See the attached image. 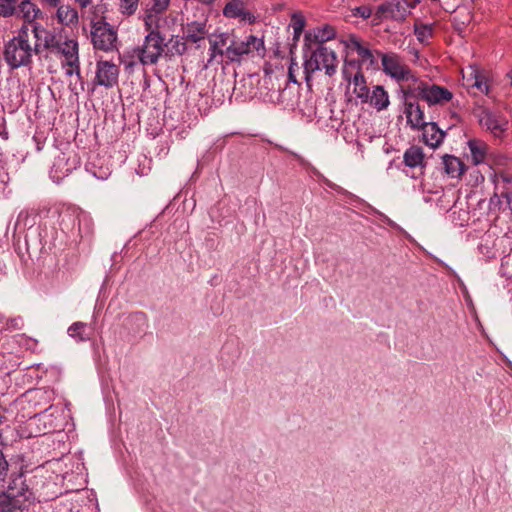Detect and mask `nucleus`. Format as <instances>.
Instances as JSON below:
<instances>
[{
  "label": "nucleus",
  "mask_w": 512,
  "mask_h": 512,
  "mask_svg": "<svg viewBox=\"0 0 512 512\" xmlns=\"http://www.w3.org/2000/svg\"><path fill=\"white\" fill-rule=\"evenodd\" d=\"M32 32L37 41L41 42L44 58L60 57L62 67L75 66L79 58V45L76 38L68 37L62 32L46 30L38 24L32 25Z\"/></svg>",
  "instance_id": "obj_1"
},
{
  "label": "nucleus",
  "mask_w": 512,
  "mask_h": 512,
  "mask_svg": "<svg viewBox=\"0 0 512 512\" xmlns=\"http://www.w3.org/2000/svg\"><path fill=\"white\" fill-rule=\"evenodd\" d=\"M147 34L144 37L143 43L134 47L131 51L129 58L131 60H124L123 63L126 69L132 68L137 63L142 65H154L160 57L164 54V49L167 44L165 39L158 30V25L154 24L149 28L145 26Z\"/></svg>",
  "instance_id": "obj_2"
},
{
  "label": "nucleus",
  "mask_w": 512,
  "mask_h": 512,
  "mask_svg": "<svg viewBox=\"0 0 512 512\" xmlns=\"http://www.w3.org/2000/svg\"><path fill=\"white\" fill-rule=\"evenodd\" d=\"M3 54L11 69L26 67L32 63L33 54H42L41 42L37 41L32 47L29 43L28 28L23 26L18 35L6 43Z\"/></svg>",
  "instance_id": "obj_3"
},
{
  "label": "nucleus",
  "mask_w": 512,
  "mask_h": 512,
  "mask_svg": "<svg viewBox=\"0 0 512 512\" xmlns=\"http://www.w3.org/2000/svg\"><path fill=\"white\" fill-rule=\"evenodd\" d=\"M304 57V74L307 82L311 80V75L316 71L324 70L329 77L337 72L339 64L337 54L327 46L305 49Z\"/></svg>",
  "instance_id": "obj_4"
},
{
  "label": "nucleus",
  "mask_w": 512,
  "mask_h": 512,
  "mask_svg": "<svg viewBox=\"0 0 512 512\" xmlns=\"http://www.w3.org/2000/svg\"><path fill=\"white\" fill-rule=\"evenodd\" d=\"M376 54L381 59L382 70L386 75L398 82H416L415 75L406 64L403 57L395 52L383 53L376 51Z\"/></svg>",
  "instance_id": "obj_5"
},
{
  "label": "nucleus",
  "mask_w": 512,
  "mask_h": 512,
  "mask_svg": "<svg viewBox=\"0 0 512 512\" xmlns=\"http://www.w3.org/2000/svg\"><path fill=\"white\" fill-rule=\"evenodd\" d=\"M230 49L227 52V63L240 62L244 56L253 54L254 52H264V41L254 35H248L244 38H236L231 34Z\"/></svg>",
  "instance_id": "obj_6"
},
{
  "label": "nucleus",
  "mask_w": 512,
  "mask_h": 512,
  "mask_svg": "<svg viewBox=\"0 0 512 512\" xmlns=\"http://www.w3.org/2000/svg\"><path fill=\"white\" fill-rule=\"evenodd\" d=\"M343 44L347 51L355 52L359 60L346 62V65L361 69V65H364L366 69L376 70L378 69V59L376 51H372L368 46H366L358 37L355 35H350L346 40L343 41Z\"/></svg>",
  "instance_id": "obj_7"
},
{
  "label": "nucleus",
  "mask_w": 512,
  "mask_h": 512,
  "mask_svg": "<svg viewBox=\"0 0 512 512\" xmlns=\"http://www.w3.org/2000/svg\"><path fill=\"white\" fill-rule=\"evenodd\" d=\"M409 94L417 99L426 101L429 105L443 104L449 102L453 94L446 88L426 82H414L413 86H409Z\"/></svg>",
  "instance_id": "obj_8"
},
{
  "label": "nucleus",
  "mask_w": 512,
  "mask_h": 512,
  "mask_svg": "<svg viewBox=\"0 0 512 512\" xmlns=\"http://www.w3.org/2000/svg\"><path fill=\"white\" fill-rule=\"evenodd\" d=\"M91 38L94 48L105 52L116 49L117 33L114 28L102 19L92 20Z\"/></svg>",
  "instance_id": "obj_9"
},
{
  "label": "nucleus",
  "mask_w": 512,
  "mask_h": 512,
  "mask_svg": "<svg viewBox=\"0 0 512 512\" xmlns=\"http://www.w3.org/2000/svg\"><path fill=\"white\" fill-rule=\"evenodd\" d=\"M209 41V58L206 67L214 62L220 64L227 60V50L230 49L231 33L215 32L208 36Z\"/></svg>",
  "instance_id": "obj_10"
},
{
  "label": "nucleus",
  "mask_w": 512,
  "mask_h": 512,
  "mask_svg": "<svg viewBox=\"0 0 512 512\" xmlns=\"http://www.w3.org/2000/svg\"><path fill=\"white\" fill-rule=\"evenodd\" d=\"M408 14V0H392L380 4L375 11L374 18L377 23L384 19L402 22Z\"/></svg>",
  "instance_id": "obj_11"
},
{
  "label": "nucleus",
  "mask_w": 512,
  "mask_h": 512,
  "mask_svg": "<svg viewBox=\"0 0 512 512\" xmlns=\"http://www.w3.org/2000/svg\"><path fill=\"white\" fill-rule=\"evenodd\" d=\"M119 72V67L113 62L100 60L96 64L93 85L112 88L118 84Z\"/></svg>",
  "instance_id": "obj_12"
},
{
  "label": "nucleus",
  "mask_w": 512,
  "mask_h": 512,
  "mask_svg": "<svg viewBox=\"0 0 512 512\" xmlns=\"http://www.w3.org/2000/svg\"><path fill=\"white\" fill-rule=\"evenodd\" d=\"M479 124L483 129L490 131L495 137H501L507 130V119L496 112L483 109L478 114Z\"/></svg>",
  "instance_id": "obj_13"
},
{
  "label": "nucleus",
  "mask_w": 512,
  "mask_h": 512,
  "mask_svg": "<svg viewBox=\"0 0 512 512\" xmlns=\"http://www.w3.org/2000/svg\"><path fill=\"white\" fill-rule=\"evenodd\" d=\"M335 36V29L330 25H324L322 27L309 30L304 35V49L325 46V43L334 39Z\"/></svg>",
  "instance_id": "obj_14"
},
{
  "label": "nucleus",
  "mask_w": 512,
  "mask_h": 512,
  "mask_svg": "<svg viewBox=\"0 0 512 512\" xmlns=\"http://www.w3.org/2000/svg\"><path fill=\"white\" fill-rule=\"evenodd\" d=\"M404 94L406 97L405 114L407 118V123L411 126L412 129L419 130L426 124L424 112L420 107L419 103L414 100L416 99L415 96H411L409 94V88L404 91Z\"/></svg>",
  "instance_id": "obj_15"
},
{
  "label": "nucleus",
  "mask_w": 512,
  "mask_h": 512,
  "mask_svg": "<svg viewBox=\"0 0 512 512\" xmlns=\"http://www.w3.org/2000/svg\"><path fill=\"white\" fill-rule=\"evenodd\" d=\"M343 76L345 80L353 85V93L356 98L360 99L362 103L366 101L368 99L367 97L370 89L360 68L358 67V70L354 75L351 74L348 68H345L343 70Z\"/></svg>",
  "instance_id": "obj_16"
},
{
  "label": "nucleus",
  "mask_w": 512,
  "mask_h": 512,
  "mask_svg": "<svg viewBox=\"0 0 512 512\" xmlns=\"http://www.w3.org/2000/svg\"><path fill=\"white\" fill-rule=\"evenodd\" d=\"M2 494L0 496H9V498H25L29 499L31 493L28 490L27 485L24 482L23 475L17 474L11 476L7 487L4 486Z\"/></svg>",
  "instance_id": "obj_17"
},
{
  "label": "nucleus",
  "mask_w": 512,
  "mask_h": 512,
  "mask_svg": "<svg viewBox=\"0 0 512 512\" xmlns=\"http://www.w3.org/2000/svg\"><path fill=\"white\" fill-rule=\"evenodd\" d=\"M170 0H144L145 5V26L151 28L154 24H157L156 16L164 12L169 6Z\"/></svg>",
  "instance_id": "obj_18"
},
{
  "label": "nucleus",
  "mask_w": 512,
  "mask_h": 512,
  "mask_svg": "<svg viewBox=\"0 0 512 512\" xmlns=\"http://www.w3.org/2000/svg\"><path fill=\"white\" fill-rule=\"evenodd\" d=\"M223 14L229 18H239L243 21H254V16L246 8L243 0H231L223 9Z\"/></svg>",
  "instance_id": "obj_19"
},
{
  "label": "nucleus",
  "mask_w": 512,
  "mask_h": 512,
  "mask_svg": "<svg viewBox=\"0 0 512 512\" xmlns=\"http://www.w3.org/2000/svg\"><path fill=\"white\" fill-rule=\"evenodd\" d=\"M205 21H193L187 23L184 29V38L187 42L199 43L209 36Z\"/></svg>",
  "instance_id": "obj_20"
},
{
  "label": "nucleus",
  "mask_w": 512,
  "mask_h": 512,
  "mask_svg": "<svg viewBox=\"0 0 512 512\" xmlns=\"http://www.w3.org/2000/svg\"><path fill=\"white\" fill-rule=\"evenodd\" d=\"M367 98L368 99L363 103H369L378 111L387 109L390 104L388 92L382 85L373 86L372 91H369Z\"/></svg>",
  "instance_id": "obj_21"
},
{
  "label": "nucleus",
  "mask_w": 512,
  "mask_h": 512,
  "mask_svg": "<svg viewBox=\"0 0 512 512\" xmlns=\"http://www.w3.org/2000/svg\"><path fill=\"white\" fill-rule=\"evenodd\" d=\"M40 14L41 10L32 0H18L14 16L21 17L27 23H33Z\"/></svg>",
  "instance_id": "obj_22"
},
{
  "label": "nucleus",
  "mask_w": 512,
  "mask_h": 512,
  "mask_svg": "<svg viewBox=\"0 0 512 512\" xmlns=\"http://www.w3.org/2000/svg\"><path fill=\"white\" fill-rule=\"evenodd\" d=\"M420 129L423 130L422 136L426 145L432 148H436L442 143L445 133L439 129L436 123L426 122L425 126L421 127Z\"/></svg>",
  "instance_id": "obj_23"
},
{
  "label": "nucleus",
  "mask_w": 512,
  "mask_h": 512,
  "mask_svg": "<svg viewBox=\"0 0 512 512\" xmlns=\"http://www.w3.org/2000/svg\"><path fill=\"white\" fill-rule=\"evenodd\" d=\"M467 144L471 153L472 163L474 165L484 163L488 154L489 146L480 139H470Z\"/></svg>",
  "instance_id": "obj_24"
},
{
  "label": "nucleus",
  "mask_w": 512,
  "mask_h": 512,
  "mask_svg": "<svg viewBox=\"0 0 512 512\" xmlns=\"http://www.w3.org/2000/svg\"><path fill=\"white\" fill-rule=\"evenodd\" d=\"M25 498H9V496H0V512H25Z\"/></svg>",
  "instance_id": "obj_25"
},
{
  "label": "nucleus",
  "mask_w": 512,
  "mask_h": 512,
  "mask_svg": "<svg viewBox=\"0 0 512 512\" xmlns=\"http://www.w3.org/2000/svg\"><path fill=\"white\" fill-rule=\"evenodd\" d=\"M403 160L406 166L411 168L424 167V153L422 148L418 146H411L408 148L404 155Z\"/></svg>",
  "instance_id": "obj_26"
},
{
  "label": "nucleus",
  "mask_w": 512,
  "mask_h": 512,
  "mask_svg": "<svg viewBox=\"0 0 512 512\" xmlns=\"http://www.w3.org/2000/svg\"><path fill=\"white\" fill-rule=\"evenodd\" d=\"M443 165L445 172L453 178L460 177L465 172L464 163L452 155L443 156Z\"/></svg>",
  "instance_id": "obj_27"
},
{
  "label": "nucleus",
  "mask_w": 512,
  "mask_h": 512,
  "mask_svg": "<svg viewBox=\"0 0 512 512\" xmlns=\"http://www.w3.org/2000/svg\"><path fill=\"white\" fill-rule=\"evenodd\" d=\"M56 16L62 25L69 26L78 23V12L70 5H58Z\"/></svg>",
  "instance_id": "obj_28"
},
{
  "label": "nucleus",
  "mask_w": 512,
  "mask_h": 512,
  "mask_svg": "<svg viewBox=\"0 0 512 512\" xmlns=\"http://www.w3.org/2000/svg\"><path fill=\"white\" fill-rule=\"evenodd\" d=\"M414 33L421 43H429L433 36V25L416 22L414 25Z\"/></svg>",
  "instance_id": "obj_29"
},
{
  "label": "nucleus",
  "mask_w": 512,
  "mask_h": 512,
  "mask_svg": "<svg viewBox=\"0 0 512 512\" xmlns=\"http://www.w3.org/2000/svg\"><path fill=\"white\" fill-rule=\"evenodd\" d=\"M87 324L83 322H75L68 328V334L76 341H84L86 339L85 331Z\"/></svg>",
  "instance_id": "obj_30"
},
{
  "label": "nucleus",
  "mask_w": 512,
  "mask_h": 512,
  "mask_svg": "<svg viewBox=\"0 0 512 512\" xmlns=\"http://www.w3.org/2000/svg\"><path fill=\"white\" fill-rule=\"evenodd\" d=\"M18 0H0V16L12 17L16 14Z\"/></svg>",
  "instance_id": "obj_31"
},
{
  "label": "nucleus",
  "mask_w": 512,
  "mask_h": 512,
  "mask_svg": "<svg viewBox=\"0 0 512 512\" xmlns=\"http://www.w3.org/2000/svg\"><path fill=\"white\" fill-rule=\"evenodd\" d=\"M471 88H475L479 92L486 94V95L489 93L490 85H489L488 74L486 71L482 70L481 74L478 76V78L475 80V82H473Z\"/></svg>",
  "instance_id": "obj_32"
},
{
  "label": "nucleus",
  "mask_w": 512,
  "mask_h": 512,
  "mask_svg": "<svg viewBox=\"0 0 512 512\" xmlns=\"http://www.w3.org/2000/svg\"><path fill=\"white\" fill-rule=\"evenodd\" d=\"M482 70L477 66H469L466 71H463V80L467 87L471 88L473 82L478 78L481 74Z\"/></svg>",
  "instance_id": "obj_33"
},
{
  "label": "nucleus",
  "mask_w": 512,
  "mask_h": 512,
  "mask_svg": "<svg viewBox=\"0 0 512 512\" xmlns=\"http://www.w3.org/2000/svg\"><path fill=\"white\" fill-rule=\"evenodd\" d=\"M139 0H119V10L124 15H132L138 8Z\"/></svg>",
  "instance_id": "obj_34"
},
{
  "label": "nucleus",
  "mask_w": 512,
  "mask_h": 512,
  "mask_svg": "<svg viewBox=\"0 0 512 512\" xmlns=\"http://www.w3.org/2000/svg\"><path fill=\"white\" fill-rule=\"evenodd\" d=\"M291 26L294 31V39L298 40L305 27L304 17L299 14H294L291 19Z\"/></svg>",
  "instance_id": "obj_35"
},
{
  "label": "nucleus",
  "mask_w": 512,
  "mask_h": 512,
  "mask_svg": "<svg viewBox=\"0 0 512 512\" xmlns=\"http://www.w3.org/2000/svg\"><path fill=\"white\" fill-rule=\"evenodd\" d=\"M75 67V76L76 78L78 79V81L80 82L79 84V87L76 85V84H72L70 83L69 85V88L71 90V92L75 95H79L80 92H83L84 91V80H83V77L81 75V71H80V59L78 58V62L77 64L74 66Z\"/></svg>",
  "instance_id": "obj_36"
},
{
  "label": "nucleus",
  "mask_w": 512,
  "mask_h": 512,
  "mask_svg": "<svg viewBox=\"0 0 512 512\" xmlns=\"http://www.w3.org/2000/svg\"><path fill=\"white\" fill-rule=\"evenodd\" d=\"M24 327V320L21 316L9 318L5 321L3 330L16 331L21 330Z\"/></svg>",
  "instance_id": "obj_37"
},
{
  "label": "nucleus",
  "mask_w": 512,
  "mask_h": 512,
  "mask_svg": "<svg viewBox=\"0 0 512 512\" xmlns=\"http://www.w3.org/2000/svg\"><path fill=\"white\" fill-rule=\"evenodd\" d=\"M9 474V463L2 451H0V488H4V483Z\"/></svg>",
  "instance_id": "obj_38"
},
{
  "label": "nucleus",
  "mask_w": 512,
  "mask_h": 512,
  "mask_svg": "<svg viewBox=\"0 0 512 512\" xmlns=\"http://www.w3.org/2000/svg\"><path fill=\"white\" fill-rule=\"evenodd\" d=\"M170 42L173 43V49H175V52L178 55H182L186 51V44L185 42H182L181 40L176 37V40L174 41L173 38L170 39Z\"/></svg>",
  "instance_id": "obj_39"
},
{
  "label": "nucleus",
  "mask_w": 512,
  "mask_h": 512,
  "mask_svg": "<svg viewBox=\"0 0 512 512\" xmlns=\"http://www.w3.org/2000/svg\"><path fill=\"white\" fill-rule=\"evenodd\" d=\"M356 14L363 19H367L372 15V9L367 6H361L356 9Z\"/></svg>",
  "instance_id": "obj_40"
},
{
  "label": "nucleus",
  "mask_w": 512,
  "mask_h": 512,
  "mask_svg": "<svg viewBox=\"0 0 512 512\" xmlns=\"http://www.w3.org/2000/svg\"><path fill=\"white\" fill-rule=\"evenodd\" d=\"M288 78H289V81L293 82V83H298L297 79H296V76L294 74V67H293V64L290 65L289 67V70H288Z\"/></svg>",
  "instance_id": "obj_41"
},
{
  "label": "nucleus",
  "mask_w": 512,
  "mask_h": 512,
  "mask_svg": "<svg viewBox=\"0 0 512 512\" xmlns=\"http://www.w3.org/2000/svg\"><path fill=\"white\" fill-rule=\"evenodd\" d=\"M74 1L76 3H78L81 8H86L91 3V0H74Z\"/></svg>",
  "instance_id": "obj_42"
},
{
  "label": "nucleus",
  "mask_w": 512,
  "mask_h": 512,
  "mask_svg": "<svg viewBox=\"0 0 512 512\" xmlns=\"http://www.w3.org/2000/svg\"><path fill=\"white\" fill-rule=\"evenodd\" d=\"M45 2L49 6L56 8L60 4L61 0H45Z\"/></svg>",
  "instance_id": "obj_43"
},
{
  "label": "nucleus",
  "mask_w": 512,
  "mask_h": 512,
  "mask_svg": "<svg viewBox=\"0 0 512 512\" xmlns=\"http://www.w3.org/2000/svg\"><path fill=\"white\" fill-rule=\"evenodd\" d=\"M419 4V0H408V10L415 8Z\"/></svg>",
  "instance_id": "obj_44"
},
{
  "label": "nucleus",
  "mask_w": 512,
  "mask_h": 512,
  "mask_svg": "<svg viewBox=\"0 0 512 512\" xmlns=\"http://www.w3.org/2000/svg\"><path fill=\"white\" fill-rule=\"evenodd\" d=\"M66 69L65 74L67 76H72L75 74V67H64Z\"/></svg>",
  "instance_id": "obj_45"
},
{
  "label": "nucleus",
  "mask_w": 512,
  "mask_h": 512,
  "mask_svg": "<svg viewBox=\"0 0 512 512\" xmlns=\"http://www.w3.org/2000/svg\"><path fill=\"white\" fill-rule=\"evenodd\" d=\"M503 197L507 199L508 203H512V192L504 193Z\"/></svg>",
  "instance_id": "obj_46"
},
{
  "label": "nucleus",
  "mask_w": 512,
  "mask_h": 512,
  "mask_svg": "<svg viewBox=\"0 0 512 512\" xmlns=\"http://www.w3.org/2000/svg\"><path fill=\"white\" fill-rule=\"evenodd\" d=\"M501 178L504 182L509 183L511 181V178L508 175H501Z\"/></svg>",
  "instance_id": "obj_47"
},
{
  "label": "nucleus",
  "mask_w": 512,
  "mask_h": 512,
  "mask_svg": "<svg viewBox=\"0 0 512 512\" xmlns=\"http://www.w3.org/2000/svg\"><path fill=\"white\" fill-rule=\"evenodd\" d=\"M4 321V316L2 314H0V323H3Z\"/></svg>",
  "instance_id": "obj_48"
},
{
  "label": "nucleus",
  "mask_w": 512,
  "mask_h": 512,
  "mask_svg": "<svg viewBox=\"0 0 512 512\" xmlns=\"http://www.w3.org/2000/svg\"><path fill=\"white\" fill-rule=\"evenodd\" d=\"M138 316H140L141 318H144V314L143 313L138 314Z\"/></svg>",
  "instance_id": "obj_49"
}]
</instances>
